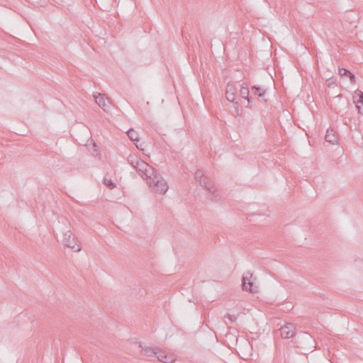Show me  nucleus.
I'll list each match as a JSON object with an SVG mask.
<instances>
[{
	"label": "nucleus",
	"instance_id": "nucleus-12",
	"mask_svg": "<svg viewBox=\"0 0 363 363\" xmlns=\"http://www.w3.org/2000/svg\"><path fill=\"white\" fill-rule=\"evenodd\" d=\"M325 140L333 145H335L338 141V137L333 129H328L325 136Z\"/></svg>",
	"mask_w": 363,
	"mask_h": 363
},
{
	"label": "nucleus",
	"instance_id": "nucleus-8",
	"mask_svg": "<svg viewBox=\"0 0 363 363\" xmlns=\"http://www.w3.org/2000/svg\"><path fill=\"white\" fill-rule=\"evenodd\" d=\"M237 88L233 83H228L226 86L225 96L228 101L234 103L236 100Z\"/></svg>",
	"mask_w": 363,
	"mask_h": 363
},
{
	"label": "nucleus",
	"instance_id": "nucleus-18",
	"mask_svg": "<svg viewBox=\"0 0 363 363\" xmlns=\"http://www.w3.org/2000/svg\"><path fill=\"white\" fill-rule=\"evenodd\" d=\"M104 184L110 189H113V188L116 187L115 183L111 179L104 178Z\"/></svg>",
	"mask_w": 363,
	"mask_h": 363
},
{
	"label": "nucleus",
	"instance_id": "nucleus-6",
	"mask_svg": "<svg viewBox=\"0 0 363 363\" xmlns=\"http://www.w3.org/2000/svg\"><path fill=\"white\" fill-rule=\"evenodd\" d=\"M279 332L282 338L289 339L293 337L296 334V328L293 323H288L281 327Z\"/></svg>",
	"mask_w": 363,
	"mask_h": 363
},
{
	"label": "nucleus",
	"instance_id": "nucleus-9",
	"mask_svg": "<svg viewBox=\"0 0 363 363\" xmlns=\"http://www.w3.org/2000/svg\"><path fill=\"white\" fill-rule=\"evenodd\" d=\"M353 100L354 103L356 104L359 113L363 114V92L358 89L355 91Z\"/></svg>",
	"mask_w": 363,
	"mask_h": 363
},
{
	"label": "nucleus",
	"instance_id": "nucleus-10",
	"mask_svg": "<svg viewBox=\"0 0 363 363\" xmlns=\"http://www.w3.org/2000/svg\"><path fill=\"white\" fill-rule=\"evenodd\" d=\"M127 135L129 137V138L135 142V145H136V147L141 150H144V149L142 147L143 143H140V145L138 144V143L140 142V140L138 138V134L136 131H135L133 128H130L128 131H127Z\"/></svg>",
	"mask_w": 363,
	"mask_h": 363
},
{
	"label": "nucleus",
	"instance_id": "nucleus-3",
	"mask_svg": "<svg viewBox=\"0 0 363 363\" xmlns=\"http://www.w3.org/2000/svg\"><path fill=\"white\" fill-rule=\"evenodd\" d=\"M135 169L145 180H147V179L151 177L154 173H156V169L153 167L149 165L142 160L139 161Z\"/></svg>",
	"mask_w": 363,
	"mask_h": 363
},
{
	"label": "nucleus",
	"instance_id": "nucleus-5",
	"mask_svg": "<svg viewBox=\"0 0 363 363\" xmlns=\"http://www.w3.org/2000/svg\"><path fill=\"white\" fill-rule=\"evenodd\" d=\"M252 279V274L250 272L244 273L242 278V288L243 291L254 294L258 291V287L254 284Z\"/></svg>",
	"mask_w": 363,
	"mask_h": 363
},
{
	"label": "nucleus",
	"instance_id": "nucleus-4",
	"mask_svg": "<svg viewBox=\"0 0 363 363\" xmlns=\"http://www.w3.org/2000/svg\"><path fill=\"white\" fill-rule=\"evenodd\" d=\"M62 242L65 246L72 249L74 252L81 251V247L78 243V239L73 235L71 230H68L64 233Z\"/></svg>",
	"mask_w": 363,
	"mask_h": 363
},
{
	"label": "nucleus",
	"instance_id": "nucleus-7",
	"mask_svg": "<svg viewBox=\"0 0 363 363\" xmlns=\"http://www.w3.org/2000/svg\"><path fill=\"white\" fill-rule=\"evenodd\" d=\"M96 103L106 112H108L111 108V103L107 98H105L104 94H94Z\"/></svg>",
	"mask_w": 363,
	"mask_h": 363
},
{
	"label": "nucleus",
	"instance_id": "nucleus-11",
	"mask_svg": "<svg viewBox=\"0 0 363 363\" xmlns=\"http://www.w3.org/2000/svg\"><path fill=\"white\" fill-rule=\"evenodd\" d=\"M156 357H157L159 361L164 363H172L175 360L174 356L171 354H167L164 351H162L160 350Z\"/></svg>",
	"mask_w": 363,
	"mask_h": 363
},
{
	"label": "nucleus",
	"instance_id": "nucleus-20",
	"mask_svg": "<svg viewBox=\"0 0 363 363\" xmlns=\"http://www.w3.org/2000/svg\"><path fill=\"white\" fill-rule=\"evenodd\" d=\"M351 72L345 68H339V74L341 76H348Z\"/></svg>",
	"mask_w": 363,
	"mask_h": 363
},
{
	"label": "nucleus",
	"instance_id": "nucleus-16",
	"mask_svg": "<svg viewBox=\"0 0 363 363\" xmlns=\"http://www.w3.org/2000/svg\"><path fill=\"white\" fill-rule=\"evenodd\" d=\"M139 161H140V159L134 155H130L128 157V163L134 168L138 164Z\"/></svg>",
	"mask_w": 363,
	"mask_h": 363
},
{
	"label": "nucleus",
	"instance_id": "nucleus-1",
	"mask_svg": "<svg viewBox=\"0 0 363 363\" xmlns=\"http://www.w3.org/2000/svg\"><path fill=\"white\" fill-rule=\"evenodd\" d=\"M145 181L150 187H151L152 189L156 193L163 194L168 190L169 186L167 182L157 172L156 173H154L151 177L147 179Z\"/></svg>",
	"mask_w": 363,
	"mask_h": 363
},
{
	"label": "nucleus",
	"instance_id": "nucleus-21",
	"mask_svg": "<svg viewBox=\"0 0 363 363\" xmlns=\"http://www.w3.org/2000/svg\"><path fill=\"white\" fill-rule=\"evenodd\" d=\"M348 77H350V82L352 83H354L355 82V77H354V75L352 72H350V74H348Z\"/></svg>",
	"mask_w": 363,
	"mask_h": 363
},
{
	"label": "nucleus",
	"instance_id": "nucleus-17",
	"mask_svg": "<svg viewBox=\"0 0 363 363\" xmlns=\"http://www.w3.org/2000/svg\"><path fill=\"white\" fill-rule=\"evenodd\" d=\"M224 319H225V323L228 324V323H234L236 320L237 318L234 315L227 313L226 315H224Z\"/></svg>",
	"mask_w": 363,
	"mask_h": 363
},
{
	"label": "nucleus",
	"instance_id": "nucleus-19",
	"mask_svg": "<svg viewBox=\"0 0 363 363\" xmlns=\"http://www.w3.org/2000/svg\"><path fill=\"white\" fill-rule=\"evenodd\" d=\"M233 113L235 116H239L240 114V107L237 101H235Z\"/></svg>",
	"mask_w": 363,
	"mask_h": 363
},
{
	"label": "nucleus",
	"instance_id": "nucleus-2",
	"mask_svg": "<svg viewBox=\"0 0 363 363\" xmlns=\"http://www.w3.org/2000/svg\"><path fill=\"white\" fill-rule=\"evenodd\" d=\"M195 180L211 194V200L217 201L219 200L218 194L216 193V189L210 183L207 177H205L203 172L201 169H198L194 174Z\"/></svg>",
	"mask_w": 363,
	"mask_h": 363
},
{
	"label": "nucleus",
	"instance_id": "nucleus-14",
	"mask_svg": "<svg viewBox=\"0 0 363 363\" xmlns=\"http://www.w3.org/2000/svg\"><path fill=\"white\" fill-rule=\"evenodd\" d=\"M265 93V90L260 86H253L252 87V94L259 98H264Z\"/></svg>",
	"mask_w": 363,
	"mask_h": 363
},
{
	"label": "nucleus",
	"instance_id": "nucleus-13",
	"mask_svg": "<svg viewBox=\"0 0 363 363\" xmlns=\"http://www.w3.org/2000/svg\"><path fill=\"white\" fill-rule=\"evenodd\" d=\"M249 93H250V91H249L247 86L245 83H243L240 87V94L242 96V98L247 99L248 103L250 102V98L249 96Z\"/></svg>",
	"mask_w": 363,
	"mask_h": 363
},
{
	"label": "nucleus",
	"instance_id": "nucleus-15",
	"mask_svg": "<svg viewBox=\"0 0 363 363\" xmlns=\"http://www.w3.org/2000/svg\"><path fill=\"white\" fill-rule=\"evenodd\" d=\"M143 350L146 356L152 357L153 355L157 356L159 352L157 347H143Z\"/></svg>",
	"mask_w": 363,
	"mask_h": 363
}]
</instances>
